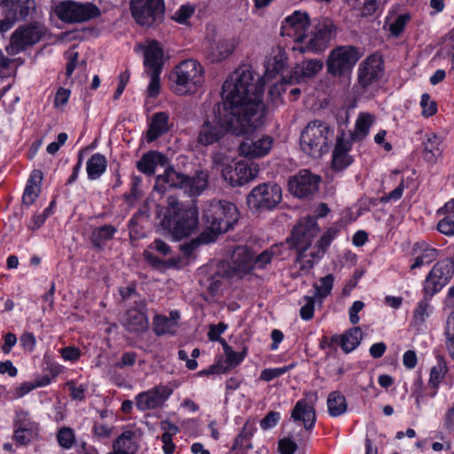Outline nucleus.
I'll return each mask as SVG.
<instances>
[{
    "label": "nucleus",
    "mask_w": 454,
    "mask_h": 454,
    "mask_svg": "<svg viewBox=\"0 0 454 454\" xmlns=\"http://www.w3.org/2000/svg\"><path fill=\"white\" fill-rule=\"evenodd\" d=\"M281 200L282 189L272 182L258 184L247 196V205L253 213L272 210Z\"/></svg>",
    "instance_id": "1a4fd4ad"
},
{
    "label": "nucleus",
    "mask_w": 454,
    "mask_h": 454,
    "mask_svg": "<svg viewBox=\"0 0 454 454\" xmlns=\"http://www.w3.org/2000/svg\"><path fill=\"white\" fill-rule=\"evenodd\" d=\"M164 215L160 225L168 231L175 239L180 240L193 233L199 224V210L195 207H188L176 215Z\"/></svg>",
    "instance_id": "9d476101"
},
{
    "label": "nucleus",
    "mask_w": 454,
    "mask_h": 454,
    "mask_svg": "<svg viewBox=\"0 0 454 454\" xmlns=\"http://www.w3.org/2000/svg\"><path fill=\"white\" fill-rule=\"evenodd\" d=\"M45 33L46 27L38 22L20 26L12 34L5 51L9 55H17L39 43Z\"/></svg>",
    "instance_id": "f8f14e48"
},
{
    "label": "nucleus",
    "mask_w": 454,
    "mask_h": 454,
    "mask_svg": "<svg viewBox=\"0 0 454 454\" xmlns=\"http://www.w3.org/2000/svg\"><path fill=\"white\" fill-rule=\"evenodd\" d=\"M151 81L147 87V96L155 98L160 93V73H149Z\"/></svg>",
    "instance_id": "bf43d9fd"
},
{
    "label": "nucleus",
    "mask_w": 454,
    "mask_h": 454,
    "mask_svg": "<svg viewBox=\"0 0 454 454\" xmlns=\"http://www.w3.org/2000/svg\"><path fill=\"white\" fill-rule=\"evenodd\" d=\"M167 163L168 158L163 153L157 151H149L143 154L137 162V168L140 172L152 176L155 173L158 165L165 166Z\"/></svg>",
    "instance_id": "c85d7f7f"
},
{
    "label": "nucleus",
    "mask_w": 454,
    "mask_h": 454,
    "mask_svg": "<svg viewBox=\"0 0 454 454\" xmlns=\"http://www.w3.org/2000/svg\"><path fill=\"white\" fill-rule=\"evenodd\" d=\"M272 256L273 253L269 250H265L258 255H255L254 253L253 252V261L254 262V269H265L266 266L271 262Z\"/></svg>",
    "instance_id": "603ef678"
},
{
    "label": "nucleus",
    "mask_w": 454,
    "mask_h": 454,
    "mask_svg": "<svg viewBox=\"0 0 454 454\" xmlns=\"http://www.w3.org/2000/svg\"><path fill=\"white\" fill-rule=\"evenodd\" d=\"M116 232L117 229L114 226L104 224L91 231L90 241L94 248L101 251L104 249L106 242L111 240Z\"/></svg>",
    "instance_id": "2f4dec72"
},
{
    "label": "nucleus",
    "mask_w": 454,
    "mask_h": 454,
    "mask_svg": "<svg viewBox=\"0 0 454 454\" xmlns=\"http://www.w3.org/2000/svg\"><path fill=\"white\" fill-rule=\"evenodd\" d=\"M333 135V129L327 123L321 121H310L301 134V148L314 158L320 157L329 151Z\"/></svg>",
    "instance_id": "423d86ee"
},
{
    "label": "nucleus",
    "mask_w": 454,
    "mask_h": 454,
    "mask_svg": "<svg viewBox=\"0 0 454 454\" xmlns=\"http://www.w3.org/2000/svg\"><path fill=\"white\" fill-rule=\"evenodd\" d=\"M315 297L304 296L306 303L301 308L300 315L303 320H310L314 316L315 310Z\"/></svg>",
    "instance_id": "5fc2aeb1"
},
{
    "label": "nucleus",
    "mask_w": 454,
    "mask_h": 454,
    "mask_svg": "<svg viewBox=\"0 0 454 454\" xmlns=\"http://www.w3.org/2000/svg\"><path fill=\"white\" fill-rule=\"evenodd\" d=\"M121 325L130 333H141L148 330L147 314L137 310H127L123 316Z\"/></svg>",
    "instance_id": "cd10ccee"
},
{
    "label": "nucleus",
    "mask_w": 454,
    "mask_h": 454,
    "mask_svg": "<svg viewBox=\"0 0 454 454\" xmlns=\"http://www.w3.org/2000/svg\"><path fill=\"white\" fill-rule=\"evenodd\" d=\"M438 231L447 236L454 235V214H448L437 224Z\"/></svg>",
    "instance_id": "3c124183"
},
{
    "label": "nucleus",
    "mask_w": 454,
    "mask_h": 454,
    "mask_svg": "<svg viewBox=\"0 0 454 454\" xmlns=\"http://www.w3.org/2000/svg\"><path fill=\"white\" fill-rule=\"evenodd\" d=\"M15 430L33 429V423L28 418V413L20 411L16 414Z\"/></svg>",
    "instance_id": "13d9d810"
},
{
    "label": "nucleus",
    "mask_w": 454,
    "mask_h": 454,
    "mask_svg": "<svg viewBox=\"0 0 454 454\" xmlns=\"http://www.w3.org/2000/svg\"><path fill=\"white\" fill-rule=\"evenodd\" d=\"M287 64V57L282 51H278L269 61L267 66L268 71L280 73L283 71Z\"/></svg>",
    "instance_id": "a18cd8bd"
},
{
    "label": "nucleus",
    "mask_w": 454,
    "mask_h": 454,
    "mask_svg": "<svg viewBox=\"0 0 454 454\" xmlns=\"http://www.w3.org/2000/svg\"><path fill=\"white\" fill-rule=\"evenodd\" d=\"M280 419V414L277 411H270L260 422L263 430L274 427Z\"/></svg>",
    "instance_id": "0e129e2a"
},
{
    "label": "nucleus",
    "mask_w": 454,
    "mask_h": 454,
    "mask_svg": "<svg viewBox=\"0 0 454 454\" xmlns=\"http://www.w3.org/2000/svg\"><path fill=\"white\" fill-rule=\"evenodd\" d=\"M207 184L208 173L206 170H196L194 175L190 176L176 170L173 166H168L163 174L156 176L153 191L164 194L170 189H180L190 197H195L201 194Z\"/></svg>",
    "instance_id": "f03ea898"
},
{
    "label": "nucleus",
    "mask_w": 454,
    "mask_h": 454,
    "mask_svg": "<svg viewBox=\"0 0 454 454\" xmlns=\"http://www.w3.org/2000/svg\"><path fill=\"white\" fill-rule=\"evenodd\" d=\"M352 142L344 138V133L336 138V145L333 153L332 168L335 171H341L353 162V158L348 154Z\"/></svg>",
    "instance_id": "5701e85b"
},
{
    "label": "nucleus",
    "mask_w": 454,
    "mask_h": 454,
    "mask_svg": "<svg viewBox=\"0 0 454 454\" xmlns=\"http://www.w3.org/2000/svg\"><path fill=\"white\" fill-rule=\"evenodd\" d=\"M318 231L319 227L316 218L309 215L300 220L294 227L291 236L286 239L289 248L295 249L297 252L296 262H301V270H310L314 267V262L305 258Z\"/></svg>",
    "instance_id": "20e7f679"
},
{
    "label": "nucleus",
    "mask_w": 454,
    "mask_h": 454,
    "mask_svg": "<svg viewBox=\"0 0 454 454\" xmlns=\"http://www.w3.org/2000/svg\"><path fill=\"white\" fill-rule=\"evenodd\" d=\"M384 74V64L380 56L372 54L363 60L357 68V82L353 90L356 97L366 95L372 98Z\"/></svg>",
    "instance_id": "0eeeda50"
},
{
    "label": "nucleus",
    "mask_w": 454,
    "mask_h": 454,
    "mask_svg": "<svg viewBox=\"0 0 454 454\" xmlns=\"http://www.w3.org/2000/svg\"><path fill=\"white\" fill-rule=\"evenodd\" d=\"M167 202H168V207H167L164 215H168V214L171 215H172V214L176 215L181 210H184L188 207H183L179 203L178 200L174 196H168Z\"/></svg>",
    "instance_id": "69168bd1"
},
{
    "label": "nucleus",
    "mask_w": 454,
    "mask_h": 454,
    "mask_svg": "<svg viewBox=\"0 0 454 454\" xmlns=\"http://www.w3.org/2000/svg\"><path fill=\"white\" fill-rule=\"evenodd\" d=\"M204 68L195 59H185L177 65L169 74L174 91L178 95L195 93L204 80Z\"/></svg>",
    "instance_id": "39448f33"
},
{
    "label": "nucleus",
    "mask_w": 454,
    "mask_h": 454,
    "mask_svg": "<svg viewBox=\"0 0 454 454\" xmlns=\"http://www.w3.org/2000/svg\"><path fill=\"white\" fill-rule=\"evenodd\" d=\"M163 51L156 41H153L145 51V66L148 73H161Z\"/></svg>",
    "instance_id": "c756f323"
},
{
    "label": "nucleus",
    "mask_w": 454,
    "mask_h": 454,
    "mask_svg": "<svg viewBox=\"0 0 454 454\" xmlns=\"http://www.w3.org/2000/svg\"><path fill=\"white\" fill-rule=\"evenodd\" d=\"M362 331L359 327H353L340 335V348L345 353L353 351L362 340Z\"/></svg>",
    "instance_id": "4c0bfd02"
},
{
    "label": "nucleus",
    "mask_w": 454,
    "mask_h": 454,
    "mask_svg": "<svg viewBox=\"0 0 454 454\" xmlns=\"http://www.w3.org/2000/svg\"><path fill=\"white\" fill-rule=\"evenodd\" d=\"M155 252L161 256H167L171 254V247L163 240L156 239L144 251L145 260L154 269L160 270L167 266V262L156 255Z\"/></svg>",
    "instance_id": "393cba45"
},
{
    "label": "nucleus",
    "mask_w": 454,
    "mask_h": 454,
    "mask_svg": "<svg viewBox=\"0 0 454 454\" xmlns=\"http://www.w3.org/2000/svg\"><path fill=\"white\" fill-rule=\"evenodd\" d=\"M253 133L249 135H246L247 137L251 136ZM273 139L270 136H262V137L254 140L250 137H247L240 145H239V153L246 158H260L263 157L269 153L270 150L272 147Z\"/></svg>",
    "instance_id": "412c9836"
},
{
    "label": "nucleus",
    "mask_w": 454,
    "mask_h": 454,
    "mask_svg": "<svg viewBox=\"0 0 454 454\" xmlns=\"http://www.w3.org/2000/svg\"><path fill=\"white\" fill-rule=\"evenodd\" d=\"M235 48L231 40L220 39L214 41L207 46L205 55L211 63H217L227 59Z\"/></svg>",
    "instance_id": "bb28decb"
},
{
    "label": "nucleus",
    "mask_w": 454,
    "mask_h": 454,
    "mask_svg": "<svg viewBox=\"0 0 454 454\" xmlns=\"http://www.w3.org/2000/svg\"><path fill=\"white\" fill-rule=\"evenodd\" d=\"M291 418L294 421H301L305 430L310 431L316 423V411L306 399L299 400L291 413Z\"/></svg>",
    "instance_id": "a878e982"
},
{
    "label": "nucleus",
    "mask_w": 454,
    "mask_h": 454,
    "mask_svg": "<svg viewBox=\"0 0 454 454\" xmlns=\"http://www.w3.org/2000/svg\"><path fill=\"white\" fill-rule=\"evenodd\" d=\"M337 34V27L333 20L327 17H321L314 20V31L308 35L305 46L301 47V51L322 52Z\"/></svg>",
    "instance_id": "ddd939ff"
},
{
    "label": "nucleus",
    "mask_w": 454,
    "mask_h": 454,
    "mask_svg": "<svg viewBox=\"0 0 454 454\" xmlns=\"http://www.w3.org/2000/svg\"><path fill=\"white\" fill-rule=\"evenodd\" d=\"M413 253L417 254L414 263L411 266V270L419 268L425 264L434 262L438 252L435 248L431 247L426 242H417L413 247Z\"/></svg>",
    "instance_id": "7c9ffc66"
},
{
    "label": "nucleus",
    "mask_w": 454,
    "mask_h": 454,
    "mask_svg": "<svg viewBox=\"0 0 454 454\" xmlns=\"http://www.w3.org/2000/svg\"><path fill=\"white\" fill-rule=\"evenodd\" d=\"M410 16L407 14L399 15L395 20L390 24L389 30L395 36H398L403 31L404 27L409 20Z\"/></svg>",
    "instance_id": "6e6d98bb"
},
{
    "label": "nucleus",
    "mask_w": 454,
    "mask_h": 454,
    "mask_svg": "<svg viewBox=\"0 0 454 454\" xmlns=\"http://www.w3.org/2000/svg\"><path fill=\"white\" fill-rule=\"evenodd\" d=\"M362 57L360 50L353 45H339L329 52L325 66L327 73L338 79L349 80L356 64Z\"/></svg>",
    "instance_id": "6e6552de"
},
{
    "label": "nucleus",
    "mask_w": 454,
    "mask_h": 454,
    "mask_svg": "<svg viewBox=\"0 0 454 454\" xmlns=\"http://www.w3.org/2000/svg\"><path fill=\"white\" fill-rule=\"evenodd\" d=\"M224 355L226 356L225 363L229 364L226 367L229 370L231 367L236 366L242 362V360L244 359V357L246 356V350L243 349V352L238 353V352H235L234 350H232V348H231Z\"/></svg>",
    "instance_id": "680f3d73"
},
{
    "label": "nucleus",
    "mask_w": 454,
    "mask_h": 454,
    "mask_svg": "<svg viewBox=\"0 0 454 454\" xmlns=\"http://www.w3.org/2000/svg\"><path fill=\"white\" fill-rule=\"evenodd\" d=\"M106 158L100 153H94L86 163V171L90 180L98 179L106 170Z\"/></svg>",
    "instance_id": "f704fd0d"
},
{
    "label": "nucleus",
    "mask_w": 454,
    "mask_h": 454,
    "mask_svg": "<svg viewBox=\"0 0 454 454\" xmlns=\"http://www.w3.org/2000/svg\"><path fill=\"white\" fill-rule=\"evenodd\" d=\"M173 323L166 316L156 315L153 317V332L157 336H161L171 332Z\"/></svg>",
    "instance_id": "c03bdc74"
},
{
    "label": "nucleus",
    "mask_w": 454,
    "mask_h": 454,
    "mask_svg": "<svg viewBox=\"0 0 454 454\" xmlns=\"http://www.w3.org/2000/svg\"><path fill=\"white\" fill-rule=\"evenodd\" d=\"M447 372V367L444 364L442 358L439 359V363L437 365L433 366L430 370V378L428 384L434 390L438 387V385L441 380L443 378L444 374ZM436 395V391H434L431 394V396L434 397Z\"/></svg>",
    "instance_id": "a19ab883"
},
{
    "label": "nucleus",
    "mask_w": 454,
    "mask_h": 454,
    "mask_svg": "<svg viewBox=\"0 0 454 454\" xmlns=\"http://www.w3.org/2000/svg\"><path fill=\"white\" fill-rule=\"evenodd\" d=\"M264 82L250 67L236 69L223 82L222 102L215 104L200 127L197 143L221 145L228 135L245 136L262 127L268 109L262 101Z\"/></svg>",
    "instance_id": "f257e3e1"
},
{
    "label": "nucleus",
    "mask_w": 454,
    "mask_h": 454,
    "mask_svg": "<svg viewBox=\"0 0 454 454\" xmlns=\"http://www.w3.org/2000/svg\"><path fill=\"white\" fill-rule=\"evenodd\" d=\"M372 123V116L370 114H361L356 122V128L350 132L349 140L361 141L369 132V129Z\"/></svg>",
    "instance_id": "58836bf2"
},
{
    "label": "nucleus",
    "mask_w": 454,
    "mask_h": 454,
    "mask_svg": "<svg viewBox=\"0 0 454 454\" xmlns=\"http://www.w3.org/2000/svg\"><path fill=\"white\" fill-rule=\"evenodd\" d=\"M172 389L167 386L160 385L148 391L138 394L136 397V405L144 411L160 407L171 395Z\"/></svg>",
    "instance_id": "aec40b11"
},
{
    "label": "nucleus",
    "mask_w": 454,
    "mask_h": 454,
    "mask_svg": "<svg viewBox=\"0 0 454 454\" xmlns=\"http://www.w3.org/2000/svg\"><path fill=\"white\" fill-rule=\"evenodd\" d=\"M194 7L190 4L182 5L174 14L173 19L180 23L184 24L187 20L194 13Z\"/></svg>",
    "instance_id": "864d4df0"
},
{
    "label": "nucleus",
    "mask_w": 454,
    "mask_h": 454,
    "mask_svg": "<svg viewBox=\"0 0 454 454\" xmlns=\"http://www.w3.org/2000/svg\"><path fill=\"white\" fill-rule=\"evenodd\" d=\"M323 61L319 59H309L298 63L289 75L282 78V85L299 84L315 77L323 69Z\"/></svg>",
    "instance_id": "6ab92c4d"
},
{
    "label": "nucleus",
    "mask_w": 454,
    "mask_h": 454,
    "mask_svg": "<svg viewBox=\"0 0 454 454\" xmlns=\"http://www.w3.org/2000/svg\"><path fill=\"white\" fill-rule=\"evenodd\" d=\"M259 173V166L247 160H239L233 166L226 165L222 169L223 179L231 186H242L254 180Z\"/></svg>",
    "instance_id": "dca6fc26"
},
{
    "label": "nucleus",
    "mask_w": 454,
    "mask_h": 454,
    "mask_svg": "<svg viewBox=\"0 0 454 454\" xmlns=\"http://www.w3.org/2000/svg\"><path fill=\"white\" fill-rule=\"evenodd\" d=\"M1 4L13 23L26 20L35 12L36 8L35 0H2Z\"/></svg>",
    "instance_id": "4be33fe9"
},
{
    "label": "nucleus",
    "mask_w": 454,
    "mask_h": 454,
    "mask_svg": "<svg viewBox=\"0 0 454 454\" xmlns=\"http://www.w3.org/2000/svg\"><path fill=\"white\" fill-rule=\"evenodd\" d=\"M57 439L61 447L70 449L74 442V434L71 428L62 427L57 434Z\"/></svg>",
    "instance_id": "49530a36"
},
{
    "label": "nucleus",
    "mask_w": 454,
    "mask_h": 454,
    "mask_svg": "<svg viewBox=\"0 0 454 454\" xmlns=\"http://www.w3.org/2000/svg\"><path fill=\"white\" fill-rule=\"evenodd\" d=\"M20 341L25 350L32 352L35 349L36 340L32 333H23L20 338Z\"/></svg>",
    "instance_id": "338daca9"
},
{
    "label": "nucleus",
    "mask_w": 454,
    "mask_h": 454,
    "mask_svg": "<svg viewBox=\"0 0 454 454\" xmlns=\"http://www.w3.org/2000/svg\"><path fill=\"white\" fill-rule=\"evenodd\" d=\"M60 352H61L62 357L65 360H68V361H72V362L78 360L81 356L80 349L75 347H72V346L63 348Z\"/></svg>",
    "instance_id": "774afa93"
},
{
    "label": "nucleus",
    "mask_w": 454,
    "mask_h": 454,
    "mask_svg": "<svg viewBox=\"0 0 454 454\" xmlns=\"http://www.w3.org/2000/svg\"><path fill=\"white\" fill-rule=\"evenodd\" d=\"M442 139L434 133L427 135L426 140L423 142V157L425 160L434 163L438 157L442 155Z\"/></svg>",
    "instance_id": "473e14b6"
},
{
    "label": "nucleus",
    "mask_w": 454,
    "mask_h": 454,
    "mask_svg": "<svg viewBox=\"0 0 454 454\" xmlns=\"http://www.w3.org/2000/svg\"><path fill=\"white\" fill-rule=\"evenodd\" d=\"M420 106L422 108V114L425 117L433 116L437 111L435 101L432 100L430 95L427 93L422 95Z\"/></svg>",
    "instance_id": "09e8293b"
},
{
    "label": "nucleus",
    "mask_w": 454,
    "mask_h": 454,
    "mask_svg": "<svg viewBox=\"0 0 454 454\" xmlns=\"http://www.w3.org/2000/svg\"><path fill=\"white\" fill-rule=\"evenodd\" d=\"M37 184L35 183H33L32 179H28L27 184L26 185L23 196H22V202L27 205L30 206L32 205L35 199L38 196L39 189H35V186Z\"/></svg>",
    "instance_id": "de8ad7c7"
},
{
    "label": "nucleus",
    "mask_w": 454,
    "mask_h": 454,
    "mask_svg": "<svg viewBox=\"0 0 454 454\" xmlns=\"http://www.w3.org/2000/svg\"><path fill=\"white\" fill-rule=\"evenodd\" d=\"M309 27V14L301 11H295L282 21L280 34L283 36L294 37L296 42L305 43L308 35H304V31Z\"/></svg>",
    "instance_id": "a211bd4d"
},
{
    "label": "nucleus",
    "mask_w": 454,
    "mask_h": 454,
    "mask_svg": "<svg viewBox=\"0 0 454 454\" xmlns=\"http://www.w3.org/2000/svg\"><path fill=\"white\" fill-rule=\"evenodd\" d=\"M321 178L308 169H301L288 181L290 192L300 199H309L317 191Z\"/></svg>",
    "instance_id": "f3484780"
},
{
    "label": "nucleus",
    "mask_w": 454,
    "mask_h": 454,
    "mask_svg": "<svg viewBox=\"0 0 454 454\" xmlns=\"http://www.w3.org/2000/svg\"><path fill=\"white\" fill-rule=\"evenodd\" d=\"M453 274L454 262L451 259L445 258L436 262L426 278L425 294L434 296L449 283Z\"/></svg>",
    "instance_id": "2eb2a0df"
},
{
    "label": "nucleus",
    "mask_w": 454,
    "mask_h": 454,
    "mask_svg": "<svg viewBox=\"0 0 454 454\" xmlns=\"http://www.w3.org/2000/svg\"><path fill=\"white\" fill-rule=\"evenodd\" d=\"M334 277L333 274H328L320 278V285L314 284L315 294L314 297L319 300L326 298L333 289Z\"/></svg>",
    "instance_id": "79ce46f5"
},
{
    "label": "nucleus",
    "mask_w": 454,
    "mask_h": 454,
    "mask_svg": "<svg viewBox=\"0 0 454 454\" xmlns=\"http://www.w3.org/2000/svg\"><path fill=\"white\" fill-rule=\"evenodd\" d=\"M328 412L333 417H338L346 412L348 404L345 396L339 391L329 394L327 398Z\"/></svg>",
    "instance_id": "e433bc0d"
},
{
    "label": "nucleus",
    "mask_w": 454,
    "mask_h": 454,
    "mask_svg": "<svg viewBox=\"0 0 454 454\" xmlns=\"http://www.w3.org/2000/svg\"><path fill=\"white\" fill-rule=\"evenodd\" d=\"M130 11L139 25L151 27L162 19L164 0H130Z\"/></svg>",
    "instance_id": "4468645a"
},
{
    "label": "nucleus",
    "mask_w": 454,
    "mask_h": 454,
    "mask_svg": "<svg viewBox=\"0 0 454 454\" xmlns=\"http://www.w3.org/2000/svg\"><path fill=\"white\" fill-rule=\"evenodd\" d=\"M137 354L134 351L122 353L120 359L114 364V367L121 370L125 367H131L136 364Z\"/></svg>",
    "instance_id": "8fccbe9b"
},
{
    "label": "nucleus",
    "mask_w": 454,
    "mask_h": 454,
    "mask_svg": "<svg viewBox=\"0 0 454 454\" xmlns=\"http://www.w3.org/2000/svg\"><path fill=\"white\" fill-rule=\"evenodd\" d=\"M34 434V429L15 430L13 438L20 445H27L31 442Z\"/></svg>",
    "instance_id": "e2e57ef3"
},
{
    "label": "nucleus",
    "mask_w": 454,
    "mask_h": 454,
    "mask_svg": "<svg viewBox=\"0 0 454 454\" xmlns=\"http://www.w3.org/2000/svg\"><path fill=\"white\" fill-rule=\"evenodd\" d=\"M278 451L281 454H294L297 449V443L289 437L280 439L278 441Z\"/></svg>",
    "instance_id": "052dcab7"
},
{
    "label": "nucleus",
    "mask_w": 454,
    "mask_h": 454,
    "mask_svg": "<svg viewBox=\"0 0 454 454\" xmlns=\"http://www.w3.org/2000/svg\"><path fill=\"white\" fill-rule=\"evenodd\" d=\"M230 267L233 275L250 273L254 269L253 250L247 247H238L233 251Z\"/></svg>",
    "instance_id": "b1692460"
},
{
    "label": "nucleus",
    "mask_w": 454,
    "mask_h": 454,
    "mask_svg": "<svg viewBox=\"0 0 454 454\" xmlns=\"http://www.w3.org/2000/svg\"><path fill=\"white\" fill-rule=\"evenodd\" d=\"M337 233H338V230L336 228H333V227L329 228L320 238L317 246L318 247H320L322 250H324L325 252H326L330 244L335 239Z\"/></svg>",
    "instance_id": "4d7b16f0"
},
{
    "label": "nucleus",
    "mask_w": 454,
    "mask_h": 454,
    "mask_svg": "<svg viewBox=\"0 0 454 454\" xmlns=\"http://www.w3.org/2000/svg\"><path fill=\"white\" fill-rule=\"evenodd\" d=\"M214 241V235L207 234V231H204L197 238L181 245L180 249L184 256L189 257L200 247V246Z\"/></svg>",
    "instance_id": "ea45409f"
},
{
    "label": "nucleus",
    "mask_w": 454,
    "mask_h": 454,
    "mask_svg": "<svg viewBox=\"0 0 454 454\" xmlns=\"http://www.w3.org/2000/svg\"><path fill=\"white\" fill-rule=\"evenodd\" d=\"M239 220L237 207L229 201L212 200L203 208L202 221L207 234H213L214 239L223 232L232 229Z\"/></svg>",
    "instance_id": "7ed1b4c3"
},
{
    "label": "nucleus",
    "mask_w": 454,
    "mask_h": 454,
    "mask_svg": "<svg viewBox=\"0 0 454 454\" xmlns=\"http://www.w3.org/2000/svg\"><path fill=\"white\" fill-rule=\"evenodd\" d=\"M168 129V115L165 112L154 114L147 131V141H154Z\"/></svg>",
    "instance_id": "72a5a7b5"
},
{
    "label": "nucleus",
    "mask_w": 454,
    "mask_h": 454,
    "mask_svg": "<svg viewBox=\"0 0 454 454\" xmlns=\"http://www.w3.org/2000/svg\"><path fill=\"white\" fill-rule=\"evenodd\" d=\"M133 438V432H123L114 442V454H135L137 450V445Z\"/></svg>",
    "instance_id": "c9c22d12"
},
{
    "label": "nucleus",
    "mask_w": 454,
    "mask_h": 454,
    "mask_svg": "<svg viewBox=\"0 0 454 454\" xmlns=\"http://www.w3.org/2000/svg\"><path fill=\"white\" fill-rule=\"evenodd\" d=\"M57 17L66 23H82L100 16V9L92 3L62 1L55 7Z\"/></svg>",
    "instance_id": "9b49d317"
},
{
    "label": "nucleus",
    "mask_w": 454,
    "mask_h": 454,
    "mask_svg": "<svg viewBox=\"0 0 454 454\" xmlns=\"http://www.w3.org/2000/svg\"><path fill=\"white\" fill-rule=\"evenodd\" d=\"M427 308L428 304L426 301H420L414 309L411 326L416 328L417 331L420 330L421 325L428 317Z\"/></svg>",
    "instance_id": "37998d69"
}]
</instances>
